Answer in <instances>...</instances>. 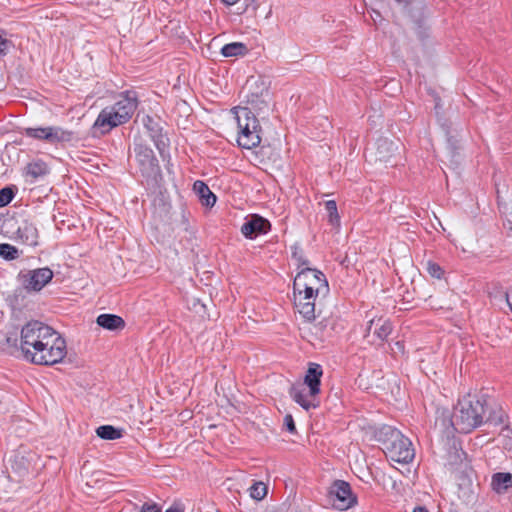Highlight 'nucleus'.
<instances>
[{
  "label": "nucleus",
  "instance_id": "obj_23",
  "mask_svg": "<svg viewBox=\"0 0 512 512\" xmlns=\"http://www.w3.org/2000/svg\"><path fill=\"white\" fill-rule=\"evenodd\" d=\"M193 190L203 206L213 207L215 205L216 196L203 181H196L193 185Z\"/></svg>",
  "mask_w": 512,
  "mask_h": 512
},
{
  "label": "nucleus",
  "instance_id": "obj_33",
  "mask_svg": "<svg viewBox=\"0 0 512 512\" xmlns=\"http://www.w3.org/2000/svg\"><path fill=\"white\" fill-rule=\"evenodd\" d=\"M427 271L432 277L438 278V279L442 276V273H443L441 267L438 264L433 263V262H428Z\"/></svg>",
  "mask_w": 512,
  "mask_h": 512
},
{
  "label": "nucleus",
  "instance_id": "obj_14",
  "mask_svg": "<svg viewBox=\"0 0 512 512\" xmlns=\"http://www.w3.org/2000/svg\"><path fill=\"white\" fill-rule=\"evenodd\" d=\"M392 331V326L389 320L378 317L372 318L366 328V337L373 344L382 343L385 341Z\"/></svg>",
  "mask_w": 512,
  "mask_h": 512
},
{
  "label": "nucleus",
  "instance_id": "obj_37",
  "mask_svg": "<svg viewBox=\"0 0 512 512\" xmlns=\"http://www.w3.org/2000/svg\"><path fill=\"white\" fill-rule=\"evenodd\" d=\"M165 512H183V508L180 505H172Z\"/></svg>",
  "mask_w": 512,
  "mask_h": 512
},
{
  "label": "nucleus",
  "instance_id": "obj_7",
  "mask_svg": "<svg viewBox=\"0 0 512 512\" xmlns=\"http://www.w3.org/2000/svg\"><path fill=\"white\" fill-rule=\"evenodd\" d=\"M66 354L65 339L53 329L49 334V340H44L43 346L36 349L30 362L37 365H54L61 362Z\"/></svg>",
  "mask_w": 512,
  "mask_h": 512
},
{
  "label": "nucleus",
  "instance_id": "obj_20",
  "mask_svg": "<svg viewBox=\"0 0 512 512\" xmlns=\"http://www.w3.org/2000/svg\"><path fill=\"white\" fill-rule=\"evenodd\" d=\"M290 396L305 410L315 408L318 405L316 402V396H311L309 389L301 384L291 387Z\"/></svg>",
  "mask_w": 512,
  "mask_h": 512
},
{
  "label": "nucleus",
  "instance_id": "obj_18",
  "mask_svg": "<svg viewBox=\"0 0 512 512\" xmlns=\"http://www.w3.org/2000/svg\"><path fill=\"white\" fill-rule=\"evenodd\" d=\"M270 229L268 220L258 215H253L241 227L242 234L247 238H253L257 234L266 233Z\"/></svg>",
  "mask_w": 512,
  "mask_h": 512
},
{
  "label": "nucleus",
  "instance_id": "obj_9",
  "mask_svg": "<svg viewBox=\"0 0 512 512\" xmlns=\"http://www.w3.org/2000/svg\"><path fill=\"white\" fill-rule=\"evenodd\" d=\"M329 497L335 509L345 511L357 504V497L352 492L349 483L343 480H336L332 484Z\"/></svg>",
  "mask_w": 512,
  "mask_h": 512
},
{
  "label": "nucleus",
  "instance_id": "obj_19",
  "mask_svg": "<svg viewBox=\"0 0 512 512\" xmlns=\"http://www.w3.org/2000/svg\"><path fill=\"white\" fill-rule=\"evenodd\" d=\"M322 374V367L319 364L311 363L309 365L302 385L309 389L311 396H317L320 393V379Z\"/></svg>",
  "mask_w": 512,
  "mask_h": 512
},
{
  "label": "nucleus",
  "instance_id": "obj_26",
  "mask_svg": "<svg viewBox=\"0 0 512 512\" xmlns=\"http://www.w3.org/2000/svg\"><path fill=\"white\" fill-rule=\"evenodd\" d=\"M247 53H248V48L242 42H232V43L224 45L221 49V54L224 57L245 56Z\"/></svg>",
  "mask_w": 512,
  "mask_h": 512
},
{
  "label": "nucleus",
  "instance_id": "obj_12",
  "mask_svg": "<svg viewBox=\"0 0 512 512\" xmlns=\"http://www.w3.org/2000/svg\"><path fill=\"white\" fill-rule=\"evenodd\" d=\"M24 134L28 137L45 140L49 143L67 142L72 139V133L60 127H28L24 129Z\"/></svg>",
  "mask_w": 512,
  "mask_h": 512
},
{
  "label": "nucleus",
  "instance_id": "obj_36",
  "mask_svg": "<svg viewBox=\"0 0 512 512\" xmlns=\"http://www.w3.org/2000/svg\"><path fill=\"white\" fill-rule=\"evenodd\" d=\"M9 42L0 36V53H5L8 49Z\"/></svg>",
  "mask_w": 512,
  "mask_h": 512
},
{
  "label": "nucleus",
  "instance_id": "obj_31",
  "mask_svg": "<svg viewBox=\"0 0 512 512\" xmlns=\"http://www.w3.org/2000/svg\"><path fill=\"white\" fill-rule=\"evenodd\" d=\"M292 257L297 261L298 268L301 270L304 267H308V261L304 259L303 252L297 246L293 247Z\"/></svg>",
  "mask_w": 512,
  "mask_h": 512
},
{
  "label": "nucleus",
  "instance_id": "obj_6",
  "mask_svg": "<svg viewBox=\"0 0 512 512\" xmlns=\"http://www.w3.org/2000/svg\"><path fill=\"white\" fill-rule=\"evenodd\" d=\"M387 438L383 441V451L387 458L397 463H409L413 460L415 452L411 441L399 430L387 428Z\"/></svg>",
  "mask_w": 512,
  "mask_h": 512
},
{
  "label": "nucleus",
  "instance_id": "obj_24",
  "mask_svg": "<svg viewBox=\"0 0 512 512\" xmlns=\"http://www.w3.org/2000/svg\"><path fill=\"white\" fill-rule=\"evenodd\" d=\"M491 486L498 494L505 493L512 487V475L510 473H496L492 477Z\"/></svg>",
  "mask_w": 512,
  "mask_h": 512
},
{
  "label": "nucleus",
  "instance_id": "obj_30",
  "mask_svg": "<svg viewBox=\"0 0 512 512\" xmlns=\"http://www.w3.org/2000/svg\"><path fill=\"white\" fill-rule=\"evenodd\" d=\"M17 249L10 245V244H0V256H2L5 259L12 260L17 257Z\"/></svg>",
  "mask_w": 512,
  "mask_h": 512
},
{
  "label": "nucleus",
  "instance_id": "obj_17",
  "mask_svg": "<svg viewBox=\"0 0 512 512\" xmlns=\"http://www.w3.org/2000/svg\"><path fill=\"white\" fill-rule=\"evenodd\" d=\"M53 277V272L49 268H39L32 270L27 275L25 287L29 290L40 291L48 284Z\"/></svg>",
  "mask_w": 512,
  "mask_h": 512
},
{
  "label": "nucleus",
  "instance_id": "obj_13",
  "mask_svg": "<svg viewBox=\"0 0 512 512\" xmlns=\"http://www.w3.org/2000/svg\"><path fill=\"white\" fill-rule=\"evenodd\" d=\"M134 150L142 174L146 177H155L159 172V166L152 149L142 143H136Z\"/></svg>",
  "mask_w": 512,
  "mask_h": 512
},
{
  "label": "nucleus",
  "instance_id": "obj_27",
  "mask_svg": "<svg viewBox=\"0 0 512 512\" xmlns=\"http://www.w3.org/2000/svg\"><path fill=\"white\" fill-rule=\"evenodd\" d=\"M96 434L104 440H116L123 436V429L115 428L112 425H102L96 429Z\"/></svg>",
  "mask_w": 512,
  "mask_h": 512
},
{
  "label": "nucleus",
  "instance_id": "obj_35",
  "mask_svg": "<svg viewBox=\"0 0 512 512\" xmlns=\"http://www.w3.org/2000/svg\"><path fill=\"white\" fill-rule=\"evenodd\" d=\"M139 512H161V509L156 504L145 503Z\"/></svg>",
  "mask_w": 512,
  "mask_h": 512
},
{
  "label": "nucleus",
  "instance_id": "obj_2",
  "mask_svg": "<svg viewBox=\"0 0 512 512\" xmlns=\"http://www.w3.org/2000/svg\"><path fill=\"white\" fill-rule=\"evenodd\" d=\"M484 398L468 393L459 399L452 415V425L460 433H469L483 423L486 413Z\"/></svg>",
  "mask_w": 512,
  "mask_h": 512
},
{
  "label": "nucleus",
  "instance_id": "obj_28",
  "mask_svg": "<svg viewBox=\"0 0 512 512\" xmlns=\"http://www.w3.org/2000/svg\"><path fill=\"white\" fill-rule=\"evenodd\" d=\"M325 208L327 212L329 213V223L332 226L338 227L340 224V217L337 211V205L334 200H328L325 203Z\"/></svg>",
  "mask_w": 512,
  "mask_h": 512
},
{
  "label": "nucleus",
  "instance_id": "obj_8",
  "mask_svg": "<svg viewBox=\"0 0 512 512\" xmlns=\"http://www.w3.org/2000/svg\"><path fill=\"white\" fill-rule=\"evenodd\" d=\"M244 92L246 93L245 98L247 103L250 104L253 109L259 113L268 110L270 93L263 81L248 80L244 87Z\"/></svg>",
  "mask_w": 512,
  "mask_h": 512
},
{
  "label": "nucleus",
  "instance_id": "obj_25",
  "mask_svg": "<svg viewBox=\"0 0 512 512\" xmlns=\"http://www.w3.org/2000/svg\"><path fill=\"white\" fill-rule=\"evenodd\" d=\"M49 172L47 164L42 160H37L27 164L25 168V175L32 180L43 177Z\"/></svg>",
  "mask_w": 512,
  "mask_h": 512
},
{
  "label": "nucleus",
  "instance_id": "obj_5",
  "mask_svg": "<svg viewBox=\"0 0 512 512\" xmlns=\"http://www.w3.org/2000/svg\"><path fill=\"white\" fill-rule=\"evenodd\" d=\"M53 328L40 321H30L20 332V350L23 357L30 362L36 349L43 346V341L49 340Z\"/></svg>",
  "mask_w": 512,
  "mask_h": 512
},
{
  "label": "nucleus",
  "instance_id": "obj_22",
  "mask_svg": "<svg viewBox=\"0 0 512 512\" xmlns=\"http://www.w3.org/2000/svg\"><path fill=\"white\" fill-rule=\"evenodd\" d=\"M97 324L110 331L122 330L125 327V321L118 315L101 314L96 319Z\"/></svg>",
  "mask_w": 512,
  "mask_h": 512
},
{
  "label": "nucleus",
  "instance_id": "obj_11",
  "mask_svg": "<svg viewBox=\"0 0 512 512\" xmlns=\"http://www.w3.org/2000/svg\"><path fill=\"white\" fill-rule=\"evenodd\" d=\"M39 460L40 458L35 452L21 447L11 460V468L15 474L23 477L36 470Z\"/></svg>",
  "mask_w": 512,
  "mask_h": 512
},
{
  "label": "nucleus",
  "instance_id": "obj_34",
  "mask_svg": "<svg viewBox=\"0 0 512 512\" xmlns=\"http://www.w3.org/2000/svg\"><path fill=\"white\" fill-rule=\"evenodd\" d=\"M284 424H285L287 430L290 433H295L296 432L295 423H294L293 417L290 414L285 416Z\"/></svg>",
  "mask_w": 512,
  "mask_h": 512
},
{
  "label": "nucleus",
  "instance_id": "obj_29",
  "mask_svg": "<svg viewBox=\"0 0 512 512\" xmlns=\"http://www.w3.org/2000/svg\"><path fill=\"white\" fill-rule=\"evenodd\" d=\"M249 492L253 499L262 500L267 494V487L263 482H256L250 487Z\"/></svg>",
  "mask_w": 512,
  "mask_h": 512
},
{
  "label": "nucleus",
  "instance_id": "obj_39",
  "mask_svg": "<svg viewBox=\"0 0 512 512\" xmlns=\"http://www.w3.org/2000/svg\"><path fill=\"white\" fill-rule=\"evenodd\" d=\"M226 5H234L238 0H222Z\"/></svg>",
  "mask_w": 512,
  "mask_h": 512
},
{
  "label": "nucleus",
  "instance_id": "obj_15",
  "mask_svg": "<svg viewBox=\"0 0 512 512\" xmlns=\"http://www.w3.org/2000/svg\"><path fill=\"white\" fill-rule=\"evenodd\" d=\"M370 150V156L374 158L375 161L387 162L399 150V144L388 138L381 137Z\"/></svg>",
  "mask_w": 512,
  "mask_h": 512
},
{
  "label": "nucleus",
  "instance_id": "obj_1",
  "mask_svg": "<svg viewBox=\"0 0 512 512\" xmlns=\"http://www.w3.org/2000/svg\"><path fill=\"white\" fill-rule=\"evenodd\" d=\"M138 106L135 92L127 91L119 95L117 101L105 107L94 122L93 129L100 134H106L113 128L128 122Z\"/></svg>",
  "mask_w": 512,
  "mask_h": 512
},
{
  "label": "nucleus",
  "instance_id": "obj_16",
  "mask_svg": "<svg viewBox=\"0 0 512 512\" xmlns=\"http://www.w3.org/2000/svg\"><path fill=\"white\" fill-rule=\"evenodd\" d=\"M293 296L295 313H297L301 319H312L315 316V312H317L316 302L319 298H314V296H301L300 293H296Z\"/></svg>",
  "mask_w": 512,
  "mask_h": 512
},
{
  "label": "nucleus",
  "instance_id": "obj_38",
  "mask_svg": "<svg viewBox=\"0 0 512 512\" xmlns=\"http://www.w3.org/2000/svg\"><path fill=\"white\" fill-rule=\"evenodd\" d=\"M412 512H429L425 506H416L413 508Z\"/></svg>",
  "mask_w": 512,
  "mask_h": 512
},
{
  "label": "nucleus",
  "instance_id": "obj_10",
  "mask_svg": "<svg viewBox=\"0 0 512 512\" xmlns=\"http://www.w3.org/2000/svg\"><path fill=\"white\" fill-rule=\"evenodd\" d=\"M316 319V313L315 316L310 320L302 319L300 327L302 337L313 345L324 341L328 336H330L328 329L329 321L327 319L316 321Z\"/></svg>",
  "mask_w": 512,
  "mask_h": 512
},
{
  "label": "nucleus",
  "instance_id": "obj_32",
  "mask_svg": "<svg viewBox=\"0 0 512 512\" xmlns=\"http://www.w3.org/2000/svg\"><path fill=\"white\" fill-rule=\"evenodd\" d=\"M14 197L13 191L10 188H3L0 190V207L8 205Z\"/></svg>",
  "mask_w": 512,
  "mask_h": 512
},
{
  "label": "nucleus",
  "instance_id": "obj_3",
  "mask_svg": "<svg viewBox=\"0 0 512 512\" xmlns=\"http://www.w3.org/2000/svg\"><path fill=\"white\" fill-rule=\"evenodd\" d=\"M237 123V143L245 149H252L261 142L259 121L249 107L233 109Z\"/></svg>",
  "mask_w": 512,
  "mask_h": 512
},
{
  "label": "nucleus",
  "instance_id": "obj_21",
  "mask_svg": "<svg viewBox=\"0 0 512 512\" xmlns=\"http://www.w3.org/2000/svg\"><path fill=\"white\" fill-rule=\"evenodd\" d=\"M16 233L17 239L23 244L31 247L38 245V230L32 223L24 221L19 225Z\"/></svg>",
  "mask_w": 512,
  "mask_h": 512
},
{
  "label": "nucleus",
  "instance_id": "obj_40",
  "mask_svg": "<svg viewBox=\"0 0 512 512\" xmlns=\"http://www.w3.org/2000/svg\"><path fill=\"white\" fill-rule=\"evenodd\" d=\"M507 302H508L510 309L512 310V298L510 299L509 296H507Z\"/></svg>",
  "mask_w": 512,
  "mask_h": 512
},
{
  "label": "nucleus",
  "instance_id": "obj_4",
  "mask_svg": "<svg viewBox=\"0 0 512 512\" xmlns=\"http://www.w3.org/2000/svg\"><path fill=\"white\" fill-rule=\"evenodd\" d=\"M296 293L306 297H325L329 293V285L325 275L317 269L302 268L293 282V295Z\"/></svg>",
  "mask_w": 512,
  "mask_h": 512
}]
</instances>
